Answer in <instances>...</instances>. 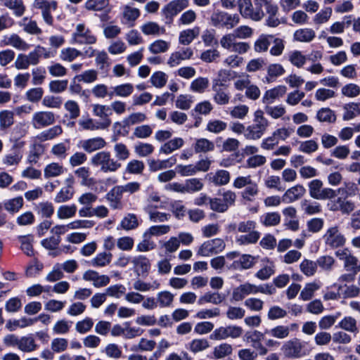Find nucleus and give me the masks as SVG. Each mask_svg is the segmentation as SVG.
<instances>
[{"label":"nucleus","instance_id":"nucleus-1","mask_svg":"<svg viewBox=\"0 0 360 360\" xmlns=\"http://www.w3.org/2000/svg\"><path fill=\"white\" fill-rule=\"evenodd\" d=\"M259 292L271 295L276 292V289L269 284L256 285L247 282L233 289L231 299L233 301L239 302L249 295Z\"/></svg>","mask_w":360,"mask_h":360},{"label":"nucleus","instance_id":"nucleus-2","mask_svg":"<svg viewBox=\"0 0 360 360\" xmlns=\"http://www.w3.org/2000/svg\"><path fill=\"white\" fill-rule=\"evenodd\" d=\"M91 164L102 173H115L122 167L117 160L113 158L110 152L103 150L94 154L91 160Z\"/></svg>","mask_w":360,"mask_h":360},{"label":"nucleus","instance_id":"nucleus-3","mask_svg":"<svg viewBox=\"0 0 360 360\" xmlns=\"http://www.w3.org/2000/svg\"><path fill=\"white\" fill-rule=\"evenodd\" d=\"M264 111L258 109L254 112L253 124L246 127L244 136L249 140H258L266 133L269 122L264 117Z\"/></svg>","mask_w":360,"mask_h":360},{"label":"nucleus","instance_id":"nucleus-4","mask_svg":"<svg viewBox=\"0 0 360 360\" xmlns=\"http://www.w3.org/2000/svg\"><path fill=\"white\" fill-rule=\"evenodd\" d=\"M240 20L237 13H229L227 12L217 10L210 16L211 25L217 28H226L231 30L236 27Z\"/></svg>","mask_w":360,"mask_h":360},{"label":"nucleus","instance_id":"nucleus-5","mask_svg":"<svg viewBox=\"0 0 360 360\" xmlns=\"http://www.w3.org/2000/svg\"><path fill=\"white\" fill-rule=\"evenodd\" d=\"M310 196L316 200H332L337 197L338 193L329 187H323V183L320 179H314L308 184Z\"/></svg>","mask_w":360,"mask_h":360},{"label":"nucleus","instance_id":"nucleus-6","mask_svg":"<svg viewBox=\"0 0 360 360\" xmlns=\"http://www.w3.org/2000/svg\"><path fill=\"white\" fill-rule=\"evenodd\" d=\"M323 239L326 246L330 249L343 247L347 240L338 226L329 227L323 236Z\"/></svg>","mask_w":360,"mask_h":360},{"label":"nucleus","instance_id":"nucleus-7","mask_svg":"<svg viewBox=\"0 0 360 360\" xmlns=\"http://www.w3.org/2000/svg\"><path fill=\"white\" fill-rule=\"evenodd\" d=\"M97 38L91 30L84 24L80 23L76 26L75 32L72 34L71 42L77 44H94Z\"/></svg>","mask_w":360,"mask_h":360},{"label":"nucleus","instance_id":"nucleus-8","mask_svg":"<svg viewBox=\"0 0 360 360\" xmlns=\"http://www.w3.org/2000/svg\"><path fill=\"white\" fill-rule=\"evenodd\" d=\"M243 328L236 325L227 326H221L216 328L210 335V338L212 340L219 341L228 338L236 339L243 334Z\"/></svg>","mask_w":360,"mask_h":360},{"label":"nucleus","instance_id":"nucleus-9","mask_svg":"<svg viewBox=\"0 0 360 360\" xmlns=\"http://www.w3.org/2000/svg\"><path fill=\"white\" fill-rule=\"evenodd\" d=\"M336 257L343 262L344 269L347 271L356 274L360 271V262L348 248L339 250L335 252Z\"/></svg>","mask_w":360,"mask_h":360},{"label":"nucleus","instance_id":"nucleus-10","mask_svg":"<svg viewBox=\"0 0 360 360\" xmlns=\"http://www.w3.org/2000/svg\"><path fill=\"white\" fill-rule=\"evenodd\" d=\"M226 247L223 239L217 238L214 239L205 241L198 248L197 255L200 257H210L212 255H217L221 252Z\"/></svg>","mask_w":360,"mask_h":360},{"label":"nucleus","instance_id":"nucleus-11","mask_svg":"<svg viewBox=\"0 0 360 360\" xmlns=\"http://www.w3.org/2000/svg\"><path fill=\"white\" fill-rule=\"evenodd\" d=\"M238 11L240 15L254 21H259L264 17V12L259 8H254L251 0H238Z\"/></svg>","mask_w":360,"mask_h":360},{"label":"nucleus","instance_id":"nucleus-12","mask_svg":"<svg viewBox=\"0 0 360 360\" xmlns=\"http://www.w3.org/2000/svg\"><path fill=\"white\" fill-rule=\"evenodd\" d=\"M303 348L304 346L301 341L297 338H294L285 342L281 347V351L285 357L296 359L304 355Z\"/></svg>","mask_w":360,"mask_h":360},{"label":"nucleus","instance_id":"nucleus-13","mask_svg":"<svg viewBox=\"0 0 360 360\" xmlns=\"http://www.w3.org/2000/svg\"><path fill=\"white\" fill-rule=\"evenodd\" d=\"M55 114L51 111H39L33 114L32 124L34 129H42L53 124Z\"/></svg>","mask_w":360,"mask_h":360},{"label":"nucleus","instance_id":"nucleus-14","mask_svg":"<svg viewBox=\"0 0 360 360\" xmlns=\"http://www.w3.org/2000/svg\"><path fill=\"white\" fill-rule=\"evenodd\" d=\"M256 263L257 257L249 254H240L239 257L232 260L231 264L227 265V269L234 271L247 270L252 269Z\"/></svg>","mask_w":360,"mask_h":360},{"label":"nucleus","instance_id":"nucleus-15","mask_svg":"<svg viewBox=\"0 0 360 360\" xmlns=\"http://www.w3.org/2000/svg\"><path fill=\"white\" fill-rule=\"evenodd\" d=\"M213 101L219 105H228L231 100V94L227 86L222 84L216 82L212 84Z\"/></svg>","mask_w":360,"mask_h":360},{"label":"nucleus","instance_id":"nucleus-16","mask_svg":"<svg viewBox=\"0 0 360 360\" xmlns=\"http://www.w3.org/2000/svg\"><path fill=\"white\" fill-rule=\"evenodd\" d=\"M193 56V51L190 47L182 48L172 53L167 61L170 68L179 65L183 60H190Z\"/></svg>","mask_w":360,"mask_h":360},{"label":"nucleus","instance_id":"nucleus-17","mask_svg":"<svg viewBox=\"0 0 360 360\" xmlns=\"http://www.w3.org/2000/svg\"><path fill=\"white\" fill-rule=\"evenodd\" d=\"M82 278L86 281L92 282L95 288H100L108 285L110 282V278L107 275H100L94 270H87L82 276Z\"/></svg>","mask_w":360,"mask_h":360},{"label":"nucleus","instance_id":"nucleus-18","mask_svg":"<svg viewBox=\"0 0 360 360\" xmlns=\"http://www.w3.org/2000/svg\"><path fill=\"white\" fill-rule=\"evenodd\" d=\"M140 15L141 12L139 8L131 7L129 5H125L122 7L120 18L121 22L128 27H132L134 26L135 22Z\"/></svg>","mask_w":360,"mask_h":360},{"label":"nucleus","instance_id":"nucleus-19","mask_svg":"<svg viewBox=\"0 0 360 360\" xmlns=\"http://www.w3.org/2000/svg\"><path fill=\"white\" fill-rule=\"evenodd\" d=\"M146 120L147 116L145 113L141 112H132L123 120V125L121 122H116L113 124V128L116 130L117 128L120 129L122 127H129L131 126L144 122Z\"/></svg>","mask_w":360,"mask_h":360},{"label":"nucleus","instance_id":"nucleus-20","mask_svg":"<svg viewBox=\"0 0 360 360\" xmlns=\"http://www.w3.org/2000/svg\"><path fill=\"white\" fill-rule=\"evenodd\" d=\"M122 196L123 193L120 186H115L107 193L105 198L112 209L122 210L123 208Z\"/></svg>","mask_w":360,"mask_h":360},{"label":"nucleus","instance_id":"nucleus-21","mask_svg":"<svg viewBox=\"0 0 360 360\" xmlns=\"http://www.w3.org/2000/svg\"><path fill=\"white\" fill-rule=\"evenodd\" d=\"M79 146L86 153H91L105 148L106 141L103 138L98 136L81 141Z\"/></svg>","mask_w":360,"mask_h":360},{"label":"nucleus","instance_id":"nucleus-22","mask_svg":"<svg viewBox=\"0 0 360 360\" xmlns=\"http://www.w3.org/2000/svg\"><path fill=\"white\" fill-rule=\"evenodd\" d=\"M287 92V87L284 85H278L273 89L267 90L262 98V102L265 105H270L276 100L282 98Z\"/></svg>","mask_w":360,"mask_h":360},{"label":"nucleus","instance_id":"nucleus-23","mask_svg":"<svg viewBox=\"0 0 360 360\" xmlns=\"http://www.w3.org/2000/svg\"><path fill=\"white\" fill-rule=\"evenodd\" d=\"M176 156L173 155L166 160L151 159L148 160V164L149 170L152 172H155L173 167L176 163Z\"/></svg>","mask_w":360,"mask_h":360},{"label":"nucleus","instance_id":"nucleus-24","mask_svg":"<svg viewBox=\"0 0 360 360\" xmlns=\"http://www.w3.org/2000/svg\"><path fill=\"white\" fill-rule=\"evenodd\" d=\"M240 252L238 251H232L227 252L224 256H218L210 260L211 266L215 270H221L228 262L234 260L239 257Z\"/></svg>","mask_w":360,"mask_h":360},{"label":"nucleus","instance_id":"nucleus-25","mask_svg":"<svg viewBox=\"0 0 360 360\" xmlns=\"http://www.w3.org/2000/svg\"><path fill=\"white\" fill-rule=\"evenodd\" d=\"M264 265L255 274V277L261 281L268 280L276 272V265L273 261L266 257L262 259Z\"/></svg>","mask_w":360,"mask_h":360},{"label":"nucleus","instance_id":"nucleus-26","mask_svg":"<svg viewBox=\"0 0 360 360\" xmlns=\"http://www.w3.org/2000/svg\"><path fill=\"white\" fill-rule=\"evenodd\" d=\"M92 112L93 114L102 119L101 122H98L99 123L106 124V129H108L112 123L111 120L109 116L112 114L110 112V108L106 105L101 104H94L92 105Z\"/></svg>","mask_w":360,"mask_h":360},{"label":"nucleus","instance_id":"nucleus-27","mask_svg":"<svg viewBox=\"0 0 360 360\" xmlns=\"http://www.w3.org/2000/svg\"><path fill=\"white\" fill-rule=\"evenodd\" d=\"M306 193V189L302 185L297 184L288 188L282 197V200L286 203L292 202L301 198Z\"/></svg>","mask_w":360,"mask_h":360},{"label":"nucleus","instance_id":"nucleus-28","mask_svg":"<svg viewBox=\"0 0 360 360\" xmlns=\"http://www.w3.org/2000/svg\"><path fill=\"white\" fill-rule=\"evenodd\" d=\"M208 179L214 186H221L229 183L231 175L229 172L226 170L219 169L214 173H210L208 174Z\"/></svg>","mask_w":360,"mask_h":360},{"label":"nucleus","instance_id":"nucleus-29","mask_svg":"<svg viewBox=\"0 0 360 360\" xmlns=\"http://www.w3.org/2000/svg\"><path fill=\"white\" fill-rule=\"evenodd\" d=\"M131 263L134 265V271L139 276L148 274L150 268V260L143 255L133 257Z\"/></svg>","mask_w":360,"mask_h":360},{"label":"nucleus","instance_id":"nucleus-30","mask_svg":"<svg viewBox=\"0 0 360 360\" xmlns=\"http://www.w3.org/2000/svg\"><path fill=\"white\" fill-rule=\"evenodd\" d=\"M2 43L5 46H11L21 51H26L30 48V45L17 34L5 36Z\"/></svg>","mask_w":360,"mask_h":360},{"label":"nucleus","instance_id":"nucleus-31","mask_svg":"<svg viewBox=\"0 0 360 360\" xmlns=\"http://www.w3.org/2000/svg\"><path fill=\"white\" fill-rule=\"evenodd\" d=\"M184 144V140L182 138L175 137L163 143L159 149V153L169 155L175 150L180 149Z\"/></svg>","mask_w":360,"mask_h":360},{"label":"nucleus","instance_id":"nucleus-32","mask_svg":"<svg viewBox=\"0 0 360 360\" xmlns=\"http://www.w3.org/2000/svg\"><path fill=\"white\" fill-rule=\"evenodd\" d=\"M210 347V342L206 338H195L186 345V349L193 354L202 352Z\"/></svg>","mask_w":360,"mask_h":360},{"label":"nucleus","instance_id":"nucleus-33","mask_svg":"<svg viewBox=\"0 0 360 360\" xmlns=\"http://www.w3.org/2000/svg\"><path fill=\"white\" fill-rule=\"evenodd\" d=\"M30 65H37L41 57L49 58L51 53L46 48L41 46H37L34 49L26 55Z\"/></svg>","mask_w":360,"mask_h":360},{"label":"nucleus","instance_id":"nucleus-34","mask_svg":"<svg viewBox=\"0 0 360 360\" xmlns=\"http://www.w3.org/2000/svg\"><path fill=\"white\" fill-rule=\"evenodd\" d=\"M140 29L145 35L160 36L166 32L165 27L160 26L158 22L153 21L143 23Z\"/></svg>","mask_w":360,"mask_h":360},{"label":"nucleus","instance_id":"nucleus-35","mask_svg":"<svg viewBox=\"0 0 360 360\" xmlns=\"http://www.w3.org/2000/svg\"><path fill=\"white\" fill-rule=\"evenodd\" d=\"M189 5L188 0H173L167 4L163 11L167 15H176Z\"/></svg>","mask_w":360,"mask_h":360},{"label":"nucleus","instance_id":"nucleus-36","mask_svg":"<svg viewBox=\"0 0 360 360\" xmlns=\"http://www.w3.org/2000/svg\"><path fill=\"white\" fill-rule=\"evenodd\" d=\"M63 129L60 125H55L46 130H44L35 136L36 141L44 142L52 140L63 134Z\"/></svg>","mask_w":360,"mask_h":360},{"label":"nucleus","instance_id":"nucleus-37","mask_svg":"<svg viewBox=\"0 0 360 360\" xmlns=\"http://www.w3.org/2000/svg\"><path fill=\"white\" fill-rule=\"evenodd\" d=\"M200 33V28L195 26L191 29L181 31L179 36V43L186 46L190 44Z\"/></svg>","mask_w":360,"mask_h":360},{"label":"nucleus","instance_id":"nucleus-38","mask_svg":"<svg viewBox=\"0 0 360 360\" xmlns=\"http://www.w3.org/2000/svg\"><path fill=\"white\" fill-rule=\"evenodd\" d=\"M39 345L36 343L34 338L31 335L20 337L18 349L25 353H31L37 350Z\"/></svg>","mask_w":360,"mask_h":360},{"label":"nucleus","instance_id":"nucleus-39","mask_svg":"<svg viewBox=\"0 0 360 360\" xmlns=\"http://www.w3.org/2000/svg\"><path fill=\"white\" fill-rule=\"evenodd\" d=\"M112 259V254L110 252L98 253L91 261L90 265L96 268H103L109 265Z\"/></svg>","mask_w":360,"mask_h":360},{"label":"nucleus","instance_id":"nucleus-40","mask_svg":"<svg viewBox=\"0 0 360 360\" xmlns=\"http://www.w3.org/2000/svg\"><path fill=\"white\" fill-rule=\"evenodd\" d=\"M316 37V32L311 28H300L293 34V40L298 42L309 43Z\"/></svg>","mask_w":360,"mask_h":360},{"label":"nucleus","instance_id":"nucleus-41","mask_svg":"<svg viewBox=\"0 0 360 360\" xmlns=\"http://www.w3.org/2000/svg\"><path fill=\"white\" fill-rule=\"evenodd\" d=\"M273 39V35L261 34L254 42V51L258 53L266 52Z\"/></svg>","mask_w":360,"mask_h":360},{"label":"nucleus","instance_id":"nucleus-42","mask_svg":"<svg viewBox=\"0 0 360 360\" xmlns=\"http://www.w3.org/2000/svg\"><path fill=\"white\" fill-rule=\"evenodd\" d=\"M233 351L231 345L226 342L221 343L213 348L212 357L214 359H221L231 356Z\"/></svg>","mask_w":360,"mask_h":360},{"label":"nucleus","instance_id":"nucleus-43","mask_svg":"<svg viewBox=\"0 0 360 360\" xmlns=\"http://www.w3.org/2000/svg\"><path fill=\"white\" fill-rule=\"evenodd\" d=\"M79 130L95 131L98 129H105L106 124L95 122L92 118H82L78 121Z\"/></svg>","mask_w":360,"mask_h":360},{"label":"nucleus","instance_id":"nucleus-44","mask_svg":"<svg viewBox=\"0 0 360 360\" xmlns=\"http://www.w3.org/2000/svg\"><path fill=\"white\" fill-rule=\"evenodd\" d=\"M259 192V190L258 184L256 182L252 181L241 192L240 196L245 203L250 202L255 200Z\"/></svg>","mask_w":360,"mask_h":360},{"label":"nucleus","instance_id":"nucleus-45","mask_svg":"<svg viewBox=\"0 0 360 360\" xmlns=\"http://www.w3.org/2000/svg\"><path fill=\"white\" fill-rule=\"evenodd\" d=\"M267 75L265 77V82L271 83L274 82L277 77L283 75L285 70L282 65L279 63L270 64L267 67Z\"/></svg>","mask_w":360,"mask_h":360},{"label":"nucleus","instance_id":"nucleus-46","mask_svg":"<svg viewBox=\"0 0 360 360\" xmlns=\"http://www.w3.org/2000/svg\"><path fill=\"white\" fill-rule=\"evenodd\" d=\"M317 268L319 267L322 271L326 272L332 271L335 266L336 260L333 256L323 255L320 256L316 260Z\"/></svg>","mask_w":360,"mask_h":360},{"label":"nucleus","instance_id":"nucleus-47","mask_svg":"<svg viewBox=\"0 0 360 360\" xmlns=\"http://www.w3.org/2000/svg\"><path fill=\"white\" fill-rule=\"evenodd\" d=\"M268 15L265 20V25L270 27H276L281 24L285 23V18H279L277 15L278 13V6L274 7L273 8L266 11Z\"/></svg>","mask_w":360,"mask_h":360},{"label":"nucleus","instance_id":"nucleus-48","mask_svg":"<svg viewBox=\"0 0 360 360\" xmlns=\"http://www.w3.org/2000/svg\"><path fill=\"white\" fill-rule=\"evenodd\" d=\"M264 333L255 330L253 334L250 337L252 347L255 349L259 355H265L268 350L264 347L261 341L264 339Z\"/></svg>","mask_w":360,"mask_h":360},{"label":"nucleus","instance_id":"nucleus-49","mask_svg":"<svg viewBox=\"0 0 360 360\" xmlns=\"http://www.w3.org/2000/svg\"><path fill=\"white\" fill-rule=\"evenodd\" d=\"M264 334L277 339H285L289 336L290 327L285 325H278L271 329H266Z\"/></svg>","mask_w":360,"mask_h":360},{"label":"nucleus","instance_id":"nucleus-50","mask_svg":"<svg viewBox=\"0 0 360 360\" xmlns=\"http://www.w3.org/2000/svg\"><path fill=\"white\" fill-rule=\"evenodd\" d=\"M134 91V86L132 84L126 83L115 86L112 88V91L109 93V96H113L119 97H128L131 95Z\"/></svg>","mask_w":360,"mask_h":360},{"label":"nucleus","instance_id":"nucleus-51","mask_svg":"<svg viewBox=\"0 0 360 360\" xmlns=\"http://www.w3.org/2000/svg\"><path fill=\"white\" fill-rule=\"evenodd\" d=\"M24 205L22 197L18 196L4 201V209L11 214H15L20 211Z\"/></svg>","mask_w":360,"mask_h":360},{"label":"nucleus","instance_id":"nucleus-52","mask_svg":"<svg viewBox=\"0 0 360 360\" xmlns=\"http://www.w3.org/2000/svg\"><path fill=\"white\" fill-rule=\"evenodd\" d=\"M209 84L207 77H199L191 82L189 89L194 93L202 94L208 88Z\"/></svg>","mask_w":360,"mask_h":360},{"label":"nucleus","instance_id":"nucleus-53","mask_svg":"<svg viewBox=\"0 0 360 360\" xmlns=\"http://www.w3.org/2000/svg\"><path fill=\"white\" fill-rule=\"evenodd\" d=\"M321 288L320 282L313 281L307 283L302 290L300 297L304 301H308L312 298L314 292Z\"/></svg>","mask_w":360,"mask_h":360},{"label":"nucleus","instance_id":"nucleus-54","mask_svg":"<svg viewBox=\"0 0 360 360\" xmlns=\"http://www.w3.org/2000/svg\"><path fill=\"white\" fill-rule=\"evenodd\" d=\"M300 270L307 277L314 276L318 270L316 261L304 259L300 264Z\"/></svg>","mask_w":360,"mask_h":360},{"label":"nucleus","instance_id":"nucleus-55","mask_svg":"<svg viewBox=\"0 0 360 360\" xmlns=\"http://www.w3.org/2000/svg\"><path fill=\"white\" fill-rule=\"evenodd\" d=\"M65 172L62 165L58 162H52L47 165L44 171V175L46 179L57 177Z\"/></svg>","mask_w":360,"mask_h":360},{"label":"nucleus","instance_id":"nucleus-56","mask_svg":"<svg viewBox=\"0 0 360 360\" xmlns=\"http://www.w3.org/2000/svg\"><path fill=\"white\" fill-rule=\"evenodd\" d=\"M144 210L148 214L149 219L154 223L165 222L171 217L170 214L157 211L152 209L151 206L146 207Z\"/></svg>","mask_w":360,"mask_h":360},{"label":"nucleus","instance_id":"nucleus-57","mask_svg":"<svg viewBox=\"0 0 360 360\" xmlns=\"http://www.w3.org/2000/svg\"><path fill=\"white\" fill-rule=\"evenodd\" d=\"M74 188L71 184L61 188L60 191L56 194L54 201L56 203H63L71 200L74 195Z\"/></svg>","mask_w":360,"mask_h":360},{"label":"nucleus","instance_id":"nucleus-58","mask_svg":"<svg viewBox=\"0 0 360 360\" xmlns=\"http://www.w3.org/2000/svg\"><path fill=\"white\" fill-rule=\"evenodd\" d=\"M5 6L13 11L17 17H21L25 11V6L22 0H4Z\"/></svg>","mask_w":360,"mask_h":360},{"label":"nucleus","instance_id":"nucleus-59","mask_svg":"<svg viewBox=\"0 0 360 360\" xmlns=\"http://www.w3.org/2000/svg\"><path fill=\"white\" fill-rule=\"evenodd\" d=\"M37 213L43 218L51 217L54 212V207L50 202H41L36 205L34 207Z\"/></svg>","mask_w":360,"mask_h":360},{"label":"nucleus","instance_id":"nucleus-60","mask_svg":"<svg viewBox=\"0 0 360 360\" xmlns=\"http://www.w3.org/2000/svg\"><path fill=\"white\" fill-rule=\"evenodd\" d=\"M82 52L75 48L67 47L63 49L60 52V58L65 62L71 63L77 58L82 56Z\"/></svg>","mask_w":360,"mask_h":360},{"label":"nucleus","instance_id":"nucleus-61","mask_svg":"<svg viewBox=\"0 0 360 360\" xmlns=\"http://www.w3.org/2000/svg\"><path fill=\"white\" fill-rule=\"evenodd\" d=\"M338 327L346 331L356 334L359 333L356 320L352 316H345L338 323Z\"/></svg>","mask_w":360,"mask_h":360},{"label":"nucleus","instance_id":"nucleus-62","mask_svg":"<svg viewBox=\"0 0 360 360\" xmlns=\"http://www.w3.org/2000/svg\"><path fill=\"white\" fill-rule=\"evenodd\" d=\"M174 295L169 291L164 290L157 294L156 300L160 308L169 307L174 301Z\"/></svg>","mask_w":360,"mask_h":360},{"label":"nucleus","instance_id":"nucleus-63","mask_svg":"<svg viewBox=\"0 0 360 360\" xmlns=\"http://www.w3.org/2000/svg\"><path fill=\"white\" fill-rule=\"evenodd\" d=\"M184 186L186 193H193L200 191L204 187V184L200 179L191 178L185 181Z\"/></svg>","mask_w":360,"mask_h":360},{"label":"nucleus","instance_id":"nucleus-64","mask_svg":"<svg viewBox=\"0 0 360 360\" xmlns=\"http://www.w3.org/2000/svg\"><path fill=\"white\" fill-rule=\"evenodd\" d=\"M316 119L320 122L333 123L336 120V115L329 108H322L317 111Z\"/></svg>","mask_w":360,"mask_h":360}]
</instances>
